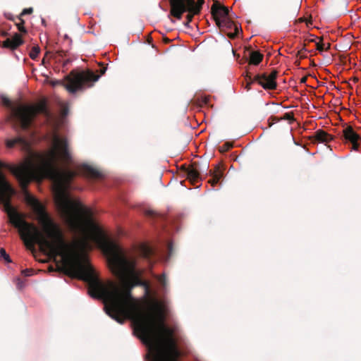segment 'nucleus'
I'll return each instance as SVG.
<instances>
[{
	"mask_svg": "<svg viewBox=\"0 0 361 361\" xmlns=\"http://www.w3.org/2000/svg\"><path fill=\"white\" fill-rule=\"evenodd\" d=\"M32 12H33V8H24L23 10V11L21 12V13L18 16H20L22 18L25 15L32 14Z\"/></svg>",
	"mask_w": 361,
	"mask_h": 361,
	"instance_id": "obj_25",
	"label": "nucleus"
},
{
	"mask_svg": "<svg viewBox=\"0 0 361 361\" xmlns=\"http://www.w3.org/2000/svg\"><path fill=\"white\" fill-rule=\"evenodd\" d=\"M342 137L345 142L352 145L351 149L358 151L359 141L361 140V137L354 130L352 126H348L343 128Z\"/></svg>",
	"mask_w": 361,
	"mask_h": 361,
	"instance_id": "obj_9",
	"label": "nucleus"
},
{
	"mask_svg": "<svg viewBox=\"0 0 361 361\" xmlns=\"http://www.w3.org/2000/svg\"><path fill=\"white\" fill-rule=\"evenodd\" d=\"M6 147L8 148H13L16 145L20 147L23 150L27 151L30 148V144L27 140L22 137L18 136L13 139H8L6 140Z\"/></svg>",
	"mask_w": 361,
	"mask_h": 361,
	"instance_id": "obj_12",
	"label": "nucleus"
},
{
	"mask_svg": "<svg viewBox=\"0 0 361 361\" xmlns=\"http://www.w3.org/2000/svg\"><path fill=\"white\" fill-rule=\"evenodd\" d=\"M38 114H42L47 118H51V115L45 99L36 104H24L13 109L11 116L19 121L22 129L27 130Z\"/></svg>",
	"mask_w": 361,
	"mask_h": 361,
	"instance_id": "obj_3",
	"label": "nucleus"
},
{
	"mask_svg": "<svg viewBox=\"0 0 361 361\" xmlns=\"http://www.w3.org/2000/svg\"><path fill=\"white\" fill-rule=\"evenodd\" d=\"M33 273V270L31 269H25L22 271V274L25 276H32Z\"/></svg>",
	"mask_w": 361,
	"mask_h": 361,
	"instance_id": "obj_27",
	"label": "nucleus"
},
{
	"mask_svg": "<svg viewBox=\"0 0 361 361\" xmlns=\"http://www.w3.org/2000/svg\"><path fill=\"white\" fill-rule=\"evenodd\" d=\"M170 4V14L174 18L180 20L185 12L186 16L185 26L189 27L190 23L195 15L200 13L204 0H169Z\"/></svg>",
	"mask_w": 361,
	"mask_h": 361,
	"instance_id": "obj_5",
	"label": "nucleus"
},
{
	"mask_svg": "<svg viewBox=\"0 0 361 361\" xmlns=\"http://www.w3.org/2000/svg\"><path fill=\"white\" fill-rule=\"evenodd\" d=\"M100 66H102V68L99 70V73L101 75H104L107 69L106 66H104L103 64H100Z\"/></svg>",
	"mask_w": 361,
	"mask_h": 361,
	"instance_id": "obj_32",
	"label": "nucleus"
},
{
	"mask_svg": "<svg viewBox=\"0 0 361 361\" xmlns=\"http://www.w3.org/2000/svg\"><path fill=\"white\" fill-rule=\"evenodd\" d=\"M167 248H168V251H169V255H171L172 252H173V245L171 243H168Z\"/></svg>",
	"mask_w": 361,
	"mask_h": 361,
	"instance_id": "obj_31",
	"label": "nucleus"
},
{
	"mask_svg": "<svg viewBox=\"0 0 361 361\" xmlns=\"http://www.w3.org/2000/svg\"><path fill=\"white\" fill-rule=\"evenodd\" d=\"M0 253H1V256L7 262H11V258L9 257V255L6 253V250L4 248H1L0 250Z\"/></svg>",
	"mask_w": 361,
	"mask_h": 361,
	"instance_id": "obj_23",
	"label": "nucleus"
},
{
	"mask_svg": "<svg viewBox=\"0 0 361 361\" xmlns=\"http://www.w3.org/2000/svg\"><path fill=\"white\" fill-rule=\"evenodd\" d=\"M155 214L154 212L152 210H148L146 212V215L149 216H153Z\"/></svg>",
	"mask_w": 361,
	"mask_h": 361,
	"instance_id": "obj_33",
	"label": "nucleus"
},
{
	"mask_svg": "<svg viewBox=\"0 0 361 361\" xmlns=\"http://www.w3.org/2000/svg\"><path fill=\"white\" fill-rule=\"evenodd\" d=\"M40 52V49L38 46L33 47L30 52V57L35 60L38 57V55Z\"/></svg>",
	"mask_w": 361,
	"mask_h": 361,
	"instance_id": "obj_21",
	"label": "nucleus"
},
{
	"mask_svg": "<svg viewBox=\"0 0 361 361\" xmlns=\"http://www.w3.org/2000/svg\"><path fill=\"white\" fill-rule=\"evenodd\" d=\"M40 159L42 169L54 180V191L66 224L73 232L83 235L77 245L86 249L90 247V239L99 243L122 286L111 281L104 283L97 279L87 259L76 254L75 245L66 241L62 231V239L66 246L59 245V252L45 247L40 249L66 260L68 274L88 283L89 294L103 300L106 312L112 319L120 324L126 319L132 321L137 336L148 348L151 361H180L182 353L174 338L173 331L164 323L159 304L154 302L150 309L144 310L131 295L135 286L143 287L147 295L150 293V285L142 280L141 272L136 269L135 259L128 258L116 243L106 238L94 222L91 210L68 197V191L77 173L61 169L57 165L59 159L66 163L71 160L68 144H52L47 155Z\"/></svg>",
	"mask_w": 361,
	"mask_h": 361,
	"instance_id": "obj_1",
	"label": "nucleus"
},
{
	"mask_svg": "<svg viewBox=\"0 0 361 361\" xmlns=\"http://www.w3.org/2000/svg\"><path fill=\"white\" fill-rule=\"evenodd\" d=\"M281 120H287L289 121L290 123H291L295 121L294 114L293 112H288L286 113L281 118H279L276 116H271L268 119L269 127H271L274 123H276Z\"/></svg>",
	"mask_w": 361,
	"mask_h": 361,
	"instance_id": "obj_17",
	"label": "nucleus"
},
{
	"mask_svg": "<svg viewBox=\"0 0 361 361\" xmlns=\"http://www.w3.org/2000/svg\"><path fill=\"white\" fill-rule=\"evenodd\" d=\"M305 51H307L306 44H304L303 47L298 51L297 56H300V59L306 58L307 56L304 54Z\"/></svg>",
	"mask_w": 361,
	"mask_h": 361,
	"instance_id": "obj_24",
	"label": "nucleus"
},
{
	"mask_svg": "<svg viewBox=\"0 0 361 361\" xmlns=\"http://www.w3.org/2000/svg\"><path fill=\"white\" fill-rule=\"evenodd\" d=\"M308 41H309L310 42H314V39H309Z\"/></svg>",
	"mask_w": 361,
	"mask_h": 361,
	"instance_id": "obj_37",
	"label": "nucleus"
},
{
	"mask_svg": "<svg viewBox=\"0 0 361 361\" xmlns=\"http://www.w3.org/2000/svg\"><path fill=\"white\" fill-rule=\"evenodd\" d=\"M66 114V109H64V110H63V115H65Z\"/></svg>",
	"mask_w": 361,
	"mask_h": 361,
	"instance_id": "obj_39",
	"label": "nucleus"
},
{
	"mask_svg": "<svg viewBox=\"0 0 361 361\" xmlns=\"http://www.w3.org/2000/svg\"><path fill=\"white\" fill-rule=\"evenodd\" d=\"M183 169L186 173L187 178L192 185H196L202 180L200 177L201 169L198 162H192L188 166H183Z\"/></svg>",
	"mask_w": 361,
	"mask_h": 361,
	"instance_id": "obj_8",
	"label": "nucleus"
},
{
	"mask_svg": "<svg viewBox=\"0 0 361 361\" xmlns=\"http://www.w3.org/2000/svg\"><path fill=\"white\" fill-rule=\"evenodd\" d=\"M329 48H330V44H328V46H327V47H326V50H327V49H329Z\"/></svg>",
	"mask_w": 361,
	"mask_h": 361,
	"instance_id": "obj_38",
	"label": "nucleus"
},
{
	"mask_svg": "<svg viewBox=\"0 0 361 361\" xmlns=\"http://www.w3.org/2000/svg\"><path fill=\"white\" fill-rule=\"evenodd\" d=\"M142 253L145 258H149L153 254V250L149 247L144 245L142 247Z\"/></svg>",
	"mask_w": 361,
	"mask_h": 361,
	"instance_id": "obj_22",
	"label": "nucleus"
},
{
	"mask_svg": "<svg viewBox=\"0 0 361 361\" xmlns=\"http://www.w3.org/2000/svg\"><path fill=\"white\" fill-rule=\"evenodd\" d=\"M23 43V40L22 39L21 36L19 34L16 33L13 37L7 38L4 41L3 47L13 50L18 48Z\"/></svg>",
	"mask_w": 361,
	"mask_h": 361,
	"instance_id": "obj_14",
	"label": "nucleus"
},
{
	"mask_svg": "<svg viewBox=\"0 0 361 361\" xmlns=\"http://www.w3.org/2000/svg\"><path fill=\"white\" fill-rule=\"evenodd\" d=\"M277 75L278 71L276 70H273L269 75H267V73L257 74L253 78H252L251 76L247 75L248 80L247 82L245 88L247 90H250L251 88V85L256 82L264 90H276L277 87V83L276 81Z\"/></svg>",
	"mask_w": 361,
	"mask_h": 361,
	"instance_id": "obj_6",
	"label": "nucleus"
},
{
	"mask_svg": "<svg viewBox=\"0 0 361 361\" xmlns=\"http://www.w3.org/2000/svg\"><path fill=\"white\" fill-rule=\"evenodd\" d=\"M249 63L254 66L259 65L263 60L264 55L259 51L249 50Z\"/></svg>",
	"mask_w": 361,
	"mask_h": 361,
	"instance_id": "obj_16",
	"label": "nucleus"
},
{
	"mask_svg": "<svg viewBox=\"0 0 361 361\" xmlns=\"http://www.w3.org/2000/svg\"><path fill=\"white\" fill-rule=\"evenodd\" d=\"M99 78V75L95 74L90 69L82 71H72L65 78V87L73 94L93 87Z\"/></svg>",
	"mask_w": 361,
	"mask_h": 361,
	"instance_id": "obj_4",
	"label": "nucleus"
},
{
	"mask_svg": "<svg viewBox=\"0 0 361 361\" xmlns=\"http://www.w3.org/2000/svg\"><path fill=\"white\" fill-rule=\"evenodd\" d=\"M310 138L312 142H318L327 143L333 139V137L326 131L320 129L317 130Z\"/></svg>",
	"mask_w": 361,
	"mask_h": 361,
	"instance_id": "obj_15",
	"label": "nucleus"
},
{
	"mask_svg": "<svg viewBox=\"0 0 361 361\" xmlns=\"http://www.w3.org/2000/svg\"><path fill=\"white\" fill-rule=\"evenodd\" d=\"M73 61V59H71V58H68L66 59H65L63 61V67H66L68 65H69L71 62Z\"/></svg>",
	"mask_w": 361,
	"mask_h": 361,
	"instance_id": "obj_30",
	"label": "nucleus"
},
{
	"mask_svg": "<svg viewBox=\"0 0 361 361\" xmlns=\"http://www.w3.org/2000/svg\"><path fill=\"white\" fill-rule=\"evenodd\" d=\"M154 277L157 279L162 288L165 290L167 287V279L166 275L164 274L160 276L155 275Z\"/></svg>",
	"mask_w": 361,
	"mask_h": 361,
	"instance_id": "obj_18",
	"label": "nucleus"
},
{
	"mask_svg": "<svg viewBox=\"0 0 361 361\" xmlns=\"http://www.w3.org/2000/svg\"><path fill=\"white\" fill-rule=\"evenodd\" d=\"M42 63H45L44 59H42Z\"/></svg>",
	"mask_w": 361,
	"mask_h": 361,
	"instance_id": "obj_40",
	"label": "nucleus"
},
{
	"mask_svg": "<svg viewBox=\"0 0 361 361\" xmlns=\"http://www.w3.org/2000/svg\"><path fill=\"white\" fill-rule=\"evenodd\" d=\"M233 147V143L231 142H226L223 144L221 147H219V152L221 153H224L230 150Z\"/></svg>",
	"mask_w": 361,
	"mask_h": 361,
	"instance_id": "obj_20",
	"label": "nucleus"
},
{
	"mask_svg": "<svg viewBox=\"0 0 361 361\" xmlns=\"http://www.w3.org/2000/svg\"><path fill=\"white\" fill-rule=\"evenodd\" d=\"M79 171L80 173L90 178L99 179L102 177V174L99 171L87 164H83L80 166Z\"/></svg>",
	"mask_w": 361,
	"mask_h": 361,
	"instance_id": "obj_13",
	"label": "nucleus"
},
{
	"mask_svg": "<svg viewBox=\"0 0 361 361\" xmlns=\"http://www.w3.org/2000/svg\"><path fill=\"white\" fill-rule=\"evenodd\" d=\"M307 80V78L306 77H303L301 78V80H300V82L302 83H305Z\"/></svg>",
	"mask_w": 361,
	"mask_h": 361,
	"instance_id": "obj_35",
	"label": "nucleus"
},
{
	"mask_svg": "<svg viewBox=\"0 0 361 361\" xmlns=\"http://www.w3.org/2000/svg\"><path fill=\"white\" fill-rule=\"evenodd\" d=\"M17 19H18V22L16 23V25L18 27V30L22 33H26L27 30L24 26V24H25L24 20L20 16H18Z\"/></svg>",
	"mask_w": 361,
	"mask_h": 361,
	"instance_id": "obj_19",
	"label": "nucleus"
},
{
	"mask_svg": "<svg viewBox=\"0 0 361 361\" xmlns=\"http://www.w3.org/2000/svg\"><path fill=\"white\" fill-rule=\"evenodd\" d=\"M224 165L218 164L214 166V169L209 171L208 173L212 178L208 180V183L212 187H214L224 178Z\"/></svg>",
	"mask_w": 361,
	"mask_h": 361,
	"instance_id": "obj_11",
	"label": "nucleus"
},
{
	"mask_svg": "<svg viewBox=\"0 0 361 361\" xmlns=\"http://www.w3.org/2000/svg\"><path fill=\"white\" fill-rule=\"evenodd\" d=\"M316 46H317V49L319 50V51H323L324 50V44H322L321 42H317L316 44Z\"/></svg>",
	"mask_w": 361,
	"mask_h": 361,
	"instance_id": "obj_29",
	"label": "nucleus"
},
{
	"mask_svg": "<svg viewBox=\"0 0 361 361\" xmlns=\"http://www.w3.org/2000/svg\"><path fill=\"white\" fill-rule=\"evenodd\" d=\"M12 173L19 182L27 204L32 208L37 216V219L47 235L46 238L34 224L24 220L12 206L11 199L16 194V190L0 171V202L4 204V210L9 216L10 222L18 229L20 238L27 248L35 250V245L37 244L40 247H49L52 250L59 251L57 246H66L62 239L61 229L59 225L50 216L44 205L27 190L28 184L35 176V164L32 160L27 159L23 164L14 167Z\"/></svg>",
	"mask_w": 361,
	"mask_h": 361,
	"instance_id": "obj_2",
	"label": "nucleus"
},
{
	"mask_svg": "<svg viewBox=\"0 0 361 361\" xmlns=\"http://www.w3.org/2000/svg\"><path fill=\"white\" fill-rule=\"evenodd\" d=\"M57 55H58V57L59 58V61H61V59L67 56V53H66V51H65L63 50H60V51H57Z\"/></svg>",
	"mask_w": 361,
	"mask_h": 361,
	"instance_id": "obj_28",
	"label": "nucleus"
},
{
	"mask_svg": "<svg viewBox=\"0 0 361 361\" xmlns=\"http://www.w3.org/2000/svg\"><path fill=\"white\" fill-rule=\"evenodd\" d=\"M1 102H2V104L4 105H5L6 106H8V107H11V100L6 97H1Z\"/></svg>",
	"mask_w": 361,
	"mask_h": 361,
	"instance_id": "obj_26",
	"label": "nucleus"
},
{
	"mask_svg": "<svg viewBox=\"0 0 361 361\" xmlns=\"http://www.w3.org/2000/svg\"><path fill=\"white\" fill-rule=\"evenodd\" d=\"M212 16L216 23V20L228 18L229 9L228 7L222 5L218 1H214L211 7Z\"/></svg>",
	"mask_w": 361,
	"mask_h": 361,
	"instance_id": "obj_10",
	"label": "nucleus"
},
{
	"mask_svg": "<svg viewBox=\"0 0 361 361\" xmlns=\"http://www.w3.org/2000/svg\"><path fill=\"white\" fill-rule=\"evenodd\" d=\"M164 42L166 43V44H168L169 42H171V39L167 38V37H164Z\"/></svg>",
	"mask_w": 361,
	"mask_h": 361,
	"instance_id": "obj_34",
	"label": "nucleus"
},
{
	"mask_svg": "<svg viewBox=\"0 0 361 361\" xmlns=\"http://www.w3.org/2000/svg\"><path fill=\"white\" fill-rule=\"evenodd\" d=\"M216 25L221 32H225L231 39H235L238 36L239 30H241L240 27H239L238 25L235 23L229 18H224L222 20H216Z\"/></svg>",
	"mask_w": 361,
	"mask_h": 361,
	"instance_id": "obj_7",
	"label": "nucleus"
},
{
	"mask_svg": "<svg viewBox=\"0 0 361 361\" xmlns=\"http://www.w3.org/2000/svg\"><path fill=\"white\" fill-rule=\"evenodd\" d=\"M295 66H300V61H296L295 62Z\"/></svg>",
	"mask_w": 361,
	"mask_h": 361,
	"instance_id": "obj_36",
	"label": "nucleus"
}]
</instances>
